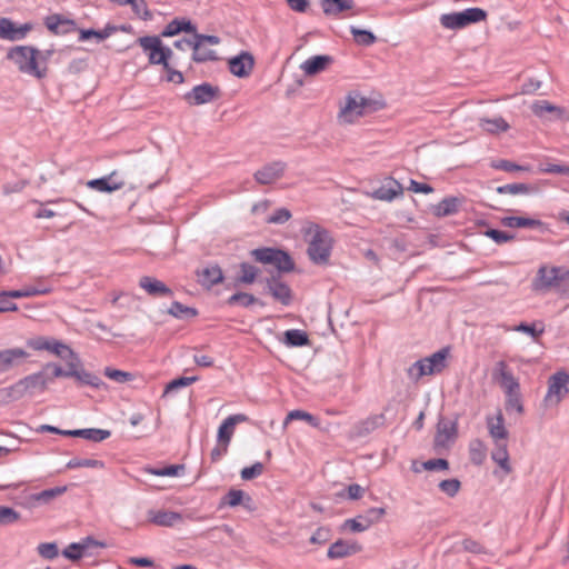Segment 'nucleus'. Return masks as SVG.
I'll list each match as a JSON object with an SVG mask.
<instances>
[{"instance_id":"f3484780","label":"nucleus","mask_w":569,"mask_h":569,"mask_svg":"<svg viewBox=\"0 0 569 569\" xmlns=\"http://www.w3.org/2000/svg\"><path fill=\"white\" fill-rule=\"evenodd\" d=\"M254 67V59L248 51H242L240 54L229 60L230 72L238 78H247L252 72Z\"/></svg>"},{"instance_id":"b1692460","label":"nucleus","mask_w":569,"mask_h":569,"mask_svg":"<svg viewBox=\"0 0 569 569\" xmlns=\"http://www.w3.org/2000/svg\"><path fill=\"white\" fill-rule=\"evenodd\" d=\"M67 437H79L92 442H101L111 436V432L106 429L88 428L74 429L63 432Z\"/></svg>"},{"instance_id":"ddd939ff","label":"nucleus","mask_w":569,"mask_h":569,"mask_svg":"<svg viewBox=\"0 0 569 569\" xmlns=\"http://www.w3.org/2000/svg\"><path fill=\"white\" fill-rule=\"evenodd\" d=\"M33 26L29 22L23 23L21 26H17L9 18H0V38L17 41L26 38L29 31H31Z\"/></svg>"},{"instance_id":"79ce46f5","label":"nucleus","mask_w":569,"mask_h":569,"mask_svg":"<svg viewBox=\"0 0 569 569\" xmlns=\"http://www.w3.org/2000/svg\"><path fill=\"white\" fill-rule=\"evenodd\" d=\"M350 33L359 46L369 47L377 41V37L371 31L359 29L355 26L350 27Z\"/></svg>"},{"instance_id":"13d9d810","label":"nucleus","mask_w":569,"mask_h":569,"mask_svg":"<svg viewBox=\"0 0 569 569\" xmlns=\"http://www.w3.org/2000/svg\"><path fill=\"white\" fill-rule=\"evenodd\" d=\"M461 488V482L456 479H446L439 482V489L448 497H455Z\"/></svg>"},{"instance_id":"c9c22d12","label":"nucleus","mask_w":569,"mask_h":569,"mask_svg":"<svg viewBox=\"0 0 569 569\" xmlns=\"http://www.w3.org/2000/svg\"><path fill=\"white\" fill-rule=\"evenodd\" d=\"M199 276L202 286L208 288H211L223 280V273L219 266L207 267Z\"/></svg>"},{"instance_id":"412c9836","label":"nucleus","mask_w":569,"mask_h":569,"mask_svg":"<svg viewBox=\"0 0 569 569\" xmlns=\"http://www.w3.org/2000/svg\"><path fill=\"white\" fill-rule=\"evenodd\" d=\"M139 287L151 297H171L173 295L172 290L164 282L150 276L141 277Z\"/></svg>"},{"instance_id":"a878e982","label":"nucleus","mask_w":569,"mask_h":569,"mask_svg":"<svg viewBox=\"0 0 569 569\" xmlns=\"http://www.w3.org/2000/svg\"><path fill=\"white\" fill-rule=\"evenodd\" d=\"M139 46L144 52H149V62L151 64H160L157 59L161 52V40L157 36H144L138 39Z\"/></svg>"},{"instance_id":"603ef678","label":"nucleus","mask_w":569,"mask_h":569,"mask_svg":"<svg viewBox=\"0 0 569 569\" xmlns=\"http://www.w3.org/2000/svg\"><path fill=\"white\" fill-rule=\"evenodd\" d=\"M67 490V487H54L50 489L42 490L41 492H38L33 495V499L43 503H48L52 499L61 496Z\"/></svg>"},{"instance_id":"9d476101","label":"nucleus","mask_w":569,"mask_h":569,"mask_svg":"<svg viewBox=\"0 0 569 569\" xmlns=\"http://www.w3.org/2000/svg\"><path fill=\"white\" fill-rule=\"evenodd\" d=\"M220 90L211 83L204 82L193 87L183 98L192 106L209 103L219 97Z\"/></svg>"},{"instance_id":"e2e57ef3","label":"nucleus","mask_w":569,"mask_h":569,"mask_svg":"<svg viewBox=\"0 0 569 569\" xmlns=\"http://www.w3.org/2000/svg\"><path fill=\"white\" fill-rule=\"evenodd\" d=\"M332 532L328 527H319L310 537V542L313 545H325L331 539Z\"/></svg>"},{"instance_id":"58836bf2","label":"nucleus","mask_w":569,"mask_h":569,"mask_svg":"<svg viewBox=\"0 0 569 569\" xmlns=\"http://www.w3.org/2000/svg\"><path fill=\"white\" fill-rule=\"evenodd\" d=\"M459 12L462 19L461 22L463 28L472 23L485 21L487 19V11L481 8H468Z\"/></svg>"},{"instance_id":"a18cd8bd","label":"nucleus","mask_w":569,"mask_h":569,"mask_svg":"<svg viewBox=\"0 0 569 569\" xmlns=\"http://www.w3.org/2000/svg\"><path fill=\"white\" fill-rule=\"evenodd\" d=\"M257 302H259V300L253 295L248 292H236L227 300L228 306L239 305L244 308H248Z\"/></svg>"},{"instance_id":"4c0bfd02","label":"nucleus","mask_w":569,"mask_h":569,"mask_svg":"<svg viewBox=\"0 0 569 569\" xmlns=\"http://www.w3.org/2000/svg\"><path fill=\"white\" fill-rule=\"evenodd\" d=\"M469 457L470 461L480 466L483 463L487 457V447L480 439H473L469 445Z\"/></svg>"},{"instance_id":"f257e3e1","label":"nucleus","mask_w":569,"mask_h":569,"mask_svg":"<svg viewBox=\"0 0 569 569\" xmlns=\"http://www.w3.org/2000/svg\"><path fill=\"white\" fill-rule=\"evenodd\" d=\"M301 231L308 242L309 259L316 264H327L333 243L329 231L313 222H308Z\"/></svg>"},{"instance_id":"bb28decb","label":"nucleus","mask_w":569,"mask_h":569,"mask_svg":"<svg viewBox=\"0 0 569 569\" xmlns=\"http://www.w3.org/2000/svg\"><path fill=\"white\" fill-rule=\"evenodd\" d=\"M331 62L332 58L330 56H313L302 62L300 68L305 74L315 76L326 70Z\"/></svg>"},{"instance_id":"2eb2a0df","label":"nucleus","mask_w":569,"mask_h":569,"mask_svg":"<svg viewBox=\"0 0 569 569\" xmlns=\"http://www.w3.org/2000/svg\"><path fill=\"white\" fill-rule=\"evenodd\" d=\"M44 26L56 36H64L77 29V24L72 19L62 14L53 13L44 18Z\"/></svg>"},{"instance_id":"473e14b6","label":"nucleus","mask_w":569,"mask_h":569,"mask_svg":"<svg viewBox=\"0 0 569 569\" xmlns=\"http://www.w3.org/2000/svg\"><path fill=\"white\" fill-rule=\"evenodd\" d=\"M67 369H62L59 365L49 362L48 366H50V371L52 373L53 380L56 378L60 377H72L76 378L78 375L80 368H79V359L77 360L72 358H67Z\"/></svg>"},{"instance_id":"aec40b11","label":"nucleus","mask_w":569,"mask_h":569,"mask_svg":"<svg viewBox=\"0 0 569 569\" xmlns=\"http://www.w3.org/2000/svg\"><path fill=\"white\" fill-rule=\"evenodd\" d=\"M360 550L361 546L358 542L339 539L329 547L327 557L329 559H342L356 555Z\"/></svg>"},{"instance_id":"09e8293b","label":"nucleus","mask_w":569,"mask_h":569,"mask_svg":"<svg viewBox=\"0 0 569 569\" xmlns=\"http://www.w3.org/2000/svg\"><path fill=\"white\" fill-rule=\"evenodd\" d=\"M531 191V187L527 183H508L499 186L497 192L500 194H527Z\"/></svg>"},{"instance_id":"39448f33","label":"nucleus","mask_w":569,"mask_h":569,"mask_svg":"<svg viewBox=\"0 0 569 569\" xmlns=\"http://www.w3.org/2000/svg\"><path fill=\"white\" fill-rule=\"evenodd\" d=\"M567 279H569V269L543 264L539 267L531 287L533 291L546 292L560 286V283Z\"/></svg>"},{"instance_id":"774afa93","label":"nucleus","mask_w":569,"mask_h":569,"mask_svg":"<svg viewBox=\"0 0 569 569\" xmlns=\"http://www.w3.org/2000/svg\"><path fill=\"white\" fill-rule=\"evenodd\" d=\"M290 218L291 212L287 208H279L268 217L267 222L272 224H282L289 221Z\"/></svg>"},{"instance_id":"4d7b16f0","label":"nucleus","mask_w":569,"mask_h":569,"mask_svg":"<svg viewBox=\"0 0 569 569\" xmlns=\"http://www.w3.org/2000/svg\"><path fill=\"white\" fill-rule=\"evenodd\" d=\"M198 377H180L178 379H173L170 381L164 388V395L171 393L180 388L188 387L191 383L196 382Z\"/></svg>"},{"instance_id":"423d86ee","label":"nucleus","mask_w":569,"mask_h":569,"mask_svg":"<svg viewBox=\"0 0 569 569\" xmlns=\"http://www.w3.org/2000/svg\"><path fill=\"white\" fill-rule=\"evenodd\" d=\"M251 257L260 263L272 264L281 272H290L295 262L288 252L277 248H257L250 252Z\"/></svg>"},{"instance_id":"a211bd4d","label":"nucleus","mask_w":569,"mask_h":569,"mask_svg":"<svg viewBox=\"0 0 569 569\" xmlns=\"http://www.w3.org/2000/svg\"><path fill=\"white\" fill-rule=\"evenodd\" d=\"M268 292L272 298L283 306H289L292 301V291L290 287L280 280V278L271 277L267 280Z\"/></svg>"},{"instance_id":"dca6fc26","label":"nucleus","mask_w":569,"mask_h":569,"mask_svg":"<svg viewBox=\"0 0 569 569\" xmlns=\"http://www.w3.org/2000/svg\"><path fill=\"white\" fill-rule=\"evenodd\" d=\"M457 422L445 418H440L437 425V432L435 436V447L446 448L457 437Z\"/></svg>"},{"instance_id":"f8f14e48","label":"nucleus","mask_w":569,"mask_h":569,"mask_svg":"<svg viewBox=\"0 0 569 569\" xmlns=\"http://www.w3.org/2000/svg\"><path fill=\"white\" fill-rule=\"evenodd\" d=\"M287 164L283 161H273L257 170L253 174L259 184H271L282 178Z\"/></svg>"},{"instance_id":"bf43d9fd","label":"nucleus","mask_w":569,"mask_h":569,"mask_svg":"<svg viewBox=\"0 0 569 569\" xmlns=\"http://www.w3.org/2000/svg\"><path fill=\"white\" fill-rule=\"evenodd\" d=\"M62 556L71 561L80 560L84 556L83 545H80L79 542L70 543L62 550Z\"/></svg>"},{"instance_id":"37998d69","label":"nucleus","mask_w":569,"mask_h":569,"mask_svg":"<svg viewBox=\"0 0 569 569\" xmlns=\"http://www.w3.org/2000/svg\"><path fill=\"white\" fill-rule=\"evenodd\" d=\"M68 469H77V468H93V469H103L104 462L102 460L90 459V458H72L67 462L66 466Z\"/></svg>"},{"instance_id":"49530a36","label":"nucleus","mask_w":569,"mask_h":569,"mask_svg":"<svg viewBox=\"0 0 569 569\" xmlns=\"http://www.w3.org/2000/svg\"><path fill=\"white\" fill-rule=\"evenodd\" d=\"M240 271L241 274L238 277L237 282L244 284L253 283L259 273V269L248 262L240 263Z\"/></svg>"},{"instance_id":"8fccbe9b","label":"nucleus","mask_w":569,"mask_h":569,"mask_svg":"<svg viewBox=\"0 0 569 569\" xmlns=\"http://www.w3.org/2000/svg\"><path fill=\"white\" fill-rule=\"evenodd\" d=\"M461 20L460 12H450L440 16L441 26L449 30L463 29Z\"/></svg>"},{"instance_id":"f704fd0d","label":"nucleus","mask_w":569,"mask_h":569,"mask_svg":"<svg viewBox=\"0 0 569 569\" xmlns=\"http://www.w3.org/2000/svg\"><path fill=\"white\" fill-rule=\"evenodd\" d=\"M532 112L537 117H542L545 112H551L555 113L557 119H566L569 120V117H566L565 109L555 104H551L550 102L546 100L536 101L532 103Z\"/></svg>"},{"instance_id":"7c9ffc66","label":"nucleus","mask_w":569,"mask_h":569,"mask_svg":"<svg viewBox=\"0 0 569 569\" xmlns=\"http://www.w3.org/2000/svg\"><path fill=\"white\" fill-rule=\"evenodd\" d=\"M491 459L506 472H511L509 463V452L507 440L495 441V449L491 452Z\"/></svg>"},{"instance_id":"1a4fd4ad","label":"nucleus","mask_w":569,"mask_h":569,"mask_svg":"<svg viewBox=\"0 0 569 569\" xmlns=\"http://www.w3.org/2000/svg\"><path fill=\"white\" fill-rule=\"evenodd\" d=\"M217 46L220 43V38L217 36H207L201 33H196L193 37V53L192 60L197 63H202L207 61L218 60V56L214 50L208 49L206 44Z\"/></svg>"},{"instance_id":"f03ea898","label":"nucleus","mask_w":569,"mask_h":569,"mask_svg":"<svg viewBox=\"0 0 569 569\" xmlns=\"http://www.w3.org/2000/svg\"><path fill=\"white\" fill-rule=\"evenodd\" d=\"M50 368L46 363L40 371L18 380L4 390L7 397L12 401H17L26 396L33 397L34 395L43 393L48 389L49 383L53 382Z\"/></svg>"},{"instance_id":"de8ad7c7","label":"nucleus","mask_w":569,"mask_h":569,"mask_svg":"<svg viewBox=\"0 0 569 569\" xmlns=\"http://www.w3.org/2000/svg\"><path fill=\"white\" fill-rule=\"evenodd\" d=\"M49 346H50V348L47 350L61 357L62 359L72 358V359L77 360V355L67 345H64L60 341H57L54 339H51V340H49Z\"/></svg>"},{"instance_id":"052dcab7","label":"nucleus","mask_w":569,"mask_h":569,"mask_svg":"<svg viewBox=\"0 0 569 569\" xmlns=\"http://www.w3.org/2000/svg\"><path fill=\"white\" fill-rule=\"evenodd\" d=\"M19 519L20 515L13 508L0 506V526L11 525Z\"/></svg>"},{"instance_id":"69168bd1","label":"nucleus","mask_w":569,"mask_h":569,"mask_svg":"<svg viewBox=\"0 0 569 569\" xmlns=\"http://www.w3.org/2000/svg\"><path fill=\"white\" fill-rule=\"evenodd\" d=\"M104 375L113 380V381H117L119 383H124V382H128L132 379V375L130 372H127V371H122V370H118V369H112V368H109L107 367L104 369Z\"/></svg>"},{"instance_id":"9b49d317","label":"nucleus","mask_w":569,"mask_h":569,"mask_svg":"<svg viewBox=\"0 0 569 569\" xmlns=\"http://www.w3.org/2000/svg\"><path fill=\"white\" fill-rule=\"evenodd\" d=\"M492 377L499 382L506 393L519 391V382L513 377V373L506 361L500 360L496 363Z\"/></svg>"},{"instance_id":"ea45409f","label":"nucleus","mask_w":569,"mask_h":569,"mask_svg":"<svg viewBox=\"0 0 569 569\" xmlns=\"http://www.w3.org/2000/svg\"><path fill=\"white\" fill-rule=\"evenodd\" d=\"M479 126L490 133L505 132L509 129L508 122L502 117H496L493 119L481 118Z\"/></svg>"},{"instance_id":"cd10ccee","label":"nucleus","mask_w":569,"mask_h":569,"mask_svg":"<svg viewBox=\"0 0 569 569\" xmlns=\"http://www.w3.org/2000/svg\"><path fill=\"white\" fill-rule=\"evenodd\" d=\"M487 427L493 441H503L508 439V430L505 427V418L501 412L496 417H488Z\"/></svg>"},{"instance_id":"5fc2aeb1","label":"nucleus","mask_w":569,"mask_h":569,"mask_svg":"<svg viewBox=\"0 0 569 569\" xmlns=\"http://www.w3.org/2000/svg\"><path fill=\"white\" fill-rule=\"evenodd\" d=\"M168 312L176 317V318H183V317H194L197 316V310L187 306H183L182 303L174 301L171 303Z\"/></svg>"},{"instance_id":"2f4dec72","label":"nucleus","mask_w":569,"mask_h":569,"mask_svg":"<svg viewBox=\"0 0 569 569\" xmlns=\"http://www.w3.org/2000/svg\"><path fill=\"white\" fill-rule=\"evenodd\" d=\"M502 226L507 228H541L543 226V222L539 219L533 218H525V217H503L501 219Z\"/></svg>"},{"instance_id":"4be33fe9","label":"nucleus","mask_w":569,"mask_h":569,"mask_svg":"<svg viewBox=\"0 0 569 569\" xmlns=\"http://www.w3.org/2000/svg\"><path fill=\"white\" fill-rule=\"evenodd\" d=\"M117 172L113 171L110 174L99 178L92 179L87 182L88 188L99 191V192H113L121 189L124 186L123 180H117Z\"/></svg>"},{"instance_id":"72a5a7b5","label":"nucleus","mask_w":569,"mask_h":569,"mask_svg":"<svg viewBox=\"0 0 569 569\" xmlns=\"http://www.w3.org/2000/svg\"><path fill=\"white\" fill-rule=\"evenodd\" d=\"M353 0H321L323 13L327 16H338L339 13L352 9Z\"/></svg>"},{"instance_id":"0e129e2a","label":"nucleus","mask_w":569,"mask_h":569,"mask_svg":"<svg viewBox=\"0 0 569 569\" xmlns=\"http://www.w3.org/2000/svg\"><path fill=\"white\" fill-rule=\"evenodd\" d=\"M132 11L140 17L142 20L147 21L152 18L150 10L148 9L147 2L144 0H133L131 3Z\"/></svg>"},{"instance_id":"7ed1b4c3","label":"nucleus","mask_w":569,"mask_h":569,"mask_svg":"<svg viewBox=\"0 0 569 569\" xmlns=\"http://www.w3.org/2000/svg\"><path fill=\"white\" fill-rule=\"evenodd\" d=\"M7 58L11 60L21 73L32 76L37 79L47 77V69L39 66L37 48L31 46H17L10 49Z\"/></svg>"},{"instance_id":"0eeeda50","label":"nucleus","mask_w":569,"mask_h":569,"mask_svg":"<svg viewBox=\"0 0 569 569\" xmlns=\"http://www.w3.org/2000/svg\"><path fill=\"white\" fill-rule=\"evenodd\" d=\"M368 106L369 99L357 91L349 92L345 98V102L340 106L338 118L340 122L352 123L363 116L365 109Z\"/></svg>"},{"instance_id":"4468645a","label":"nucleus","mask_w":569,"mask_h":569,"mask_svg":"<svg viewBox=\"0 0 569 569\" xmlns=\"http://www.w3.org/2000/svg\"><path fill=\"white\" fill-rule=\"evenodd\" d=\"M28 357H29V353L24 349L19 348V347L1 349L0 350V375L12 370L14 367H18Z\"/></svg>"},{"instance_id":"20e7f679","label":"nucleus","mask_w":569,"mask_h":569,"mask_svg":"<svg viewBox=\"0 0 569 569\" xmlns=\"http://www.w3.org/2000/svg\"><path fill=\"white\" fill-rule=\"evenodd\" d=\"M449 348H442L429 357L413 362L407 370L412 381H419L423 376L440 373L447 367Z\"/></svg>"},{"instance_id":"6ab92c4d","label":"nucleus","mask_w":569,"mask_h":569,"mask_svg":"<svg viewBox=\"0 0 569 569\" xmlns=\"http://www.w3.org/2000/svg\"><path fill=\"white\" fill-rule=\"evenodd\" d=\"M148 520L159 527H173L177 523H180L183 521V515L177 511H170V510H149L148 513Z\"/></svg>"},{"instance_id":"6e6d98bb","label":"nucleus","mask_w":569,"mask_h":569,"mask_svg":"<svg viewBox=\"0 0 569 569\" xmlns=\"http://www.w3.org/2000/svg\"><path fill=\"white\" fill-rule=\"evenodd\" d=\"M292 420H305L313 427L318 426V419L316 417H313L312 415H310L309 412H306L303 410L290 411L284 419V425H287L289 421H292Z\"/></svg>"},{"instance_id":"e433bc0d","label":"nucleus","mask_w":569,"mask_h":569,"mask_svg":"<svg viewBox=\"0 0 569 569\" xmlns=\"http://www.w3.org/2000/svg\"><path fill=\"white\" fill-rule=\"evenodd\" d=\"M460 200L456 197H447L435 207V214L447 217L456 213L459 209Z\"/></svg>"},{"instance_id":"680f3d73","label":"nucleus","mask_w":569,"mask_h":569,"mask_svg":"<svg viewBox=\"0 0 569 569\" xmlns=\"http://www.w3.org/2000/svg\"><path fill=\"white\" fill-rule=\"evenodd\" d=\"M263 470H264L263 463L256 462L250 467H244L241 470L240 476H241L242 480L248 481V480H252V479L261 476L263 473Z\"/></svg>"},{"instance_id":"c85d7f7f","label":"nucleus","mask_w":569,"mask_h":569,"mask_svg":"<svg viewBox=\"0 0 569 569\" xmlns=\"http://www.w3.org/2000/svg\"><path fill=\"white\" fill-rule=\"evenodd\" d=\"M181 31H184L188 33H193V37L196 36V33H198L196 26L193 23H191L190 20L173 19L166 26V28L161 32V36L162 37H173L176 34L180 33Z\"/></svg>"},{"instance_id":"c756f323","label":"nucleus","mask_w":569,"mask_h":569,"mask_svg":"<svg viewBox=\"0 0 569 569\" xmlns=\"http://www.w3.org/2000/svg\"><path fill=\"white\" fill-rule=\"evenodd\" d=\"M385 423V416L373 415L355 426V435L357 437H366Z\"/></svg>"},{"instance_id":"6e6552de","label":"nucleus","mask_w":569,"mask_h":569,"mask_svg":"<svg viewBox=\"0 0 569 569\" xmlns=\"http://www.w3.org/2000/svg\"><path fill=\"white\" fill-rule=\"evenodd\" d=\"M569 393V373L557 371L548 379V390L545 396L547 406H557Z\"/></svg>"},{"instance_id":"393cba45","label":"nucleus","mask_w":569,"mask_h":569,"mask_svg":"<svg viewBox=\"0 0 569 569\" xmlns=\"http://www.w3.org/2000/svg\"><path fill=\"white\" fill-rule=\"evenodd\" d=\"M403 192L402 186L395 179H389L385 184L376 189L372 193L375 199L391 201Z\"/></svg>"},{"instance_id":"c03bdc74","label":"nucleus","mask_w":569,"mask_h":569,"mask_svg":"<svg viewBox=\"0 0 569 569\" xmlns=\"http://www.w3.org/2000/svg\"><path fill=\"white\" fill-rule=\"evenodd\" d=\"M244 501L251 502V497L240 489H230L223 497V503L230 507H237Z\"/></svg>"},{"instance_id":"a19ab883","label":"nucleus","mask_w":569,"mask_h":569,"mask_svg":"<svg viewBox=\"0 0 569 569\" xmlns=\"http://www.w3.org/2000/svg\"><path fill=\"white\" fill-rule=\"evenodd\" d=\"M308 335L299 329H290L284 332V343L290 347H302L308 345Z\"/></svg>"},{"instance_id":"864d4df0","label":"nucleus","mask_w":569,"mask_h":569,"mask_svg":"<svg viewBox=\"0 0 569 569\" xmlns=\"http://www.w3.org/2000/svg\"><path fill=\"white\" fill-rule=\"evenodd\" d=\"M76 380L81 385H87L94 388H99L100 386L103 385L102 380L98 376L89 371H86L82 368H80L78 375L76 376Z\"/></svg>"},{"instance_id":"3c124183","label":"nucleus","mask_w":569,"mask_h":569,"mask_svg":"<svg viewBox=\"0 0 569 569\" xmlns=\"http://www.w3.org/2000/svg\"><path fill=\"white\" fill-rule=\"evenodd\" d=\"M372 525V520L368 517L359 516L358 518L348 519L345 521V527L349 528L355 532H362L369 529Z\"/></svg>"},{"instance_id":"338daca9","label":"nucleus","mask_w":569,"mask_h":569,"mask_svg":"<svg viewBox=\"0 0 569 569\" xmlns=\"http://www.w3.org/2000/svg\"><path fill=\"white\" fill-rule=\"evenodd\" d=\"M39 555L44 559H54L59 555L58 546L54 542H43L38 546Z\"/></svg>"},{"instance_id":"5701e85b","label":"nucleus","mask_w":569,"mask_h":569,"mask_svg":"<svg viewBox=\"0 0 569 569\" xmlns=\"http://www.w3.org/2000/svg\"><path fill=\"white\" fill-rule=\"evenodd\" d=\"M247 420H248V417L242 413L231 415V416L227 417L222 421V423L219 426L218 435H217L218 442H224V443L229 445L231 441V438L233 436L236 425L240 423V422H244Z\"/></svg>"}]
</instances>
